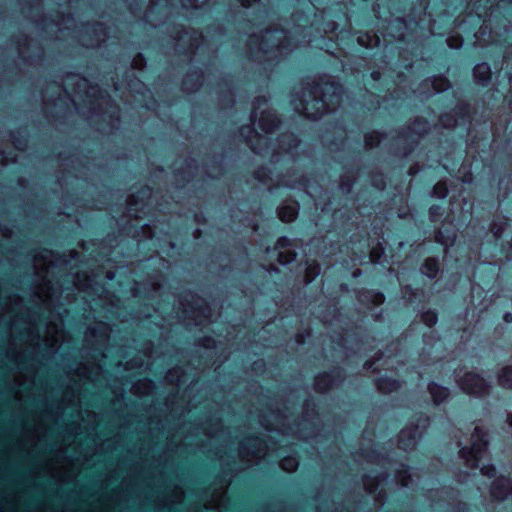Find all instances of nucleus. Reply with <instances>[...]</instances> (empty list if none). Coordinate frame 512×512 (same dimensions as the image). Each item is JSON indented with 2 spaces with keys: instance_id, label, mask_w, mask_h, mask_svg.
<instances>
[{
  "instance_id": "16",
  "label": "nucleus",
  "mask_w": 512,
  "mask_h": 512,
  "mask_svg": "<svg viewBox=\"0 0 512 512\" xmlns=\"http://www.w3.org/2000/svg\"><path fill=\"white\" fill-rule=\"evenodd\" d=\"M505 319H506V321L512 320V315L511 314H506L505 315Z\"/></svg>"
},
{
  "instance_id": "1",
  "label": "nucleus",
  "mask_w": 512,
  "mask_h": 512,
  "mask_svg": "<svg viewBox=\"0 0 512 512\" xmlns=\"http://www.w3.org/2000/svg\"><path fill=\"white\" fill-rule=\"evenodd\" d=\"M461 387L467 394L481 396L489 391L490 385L479 375L467 373L461 380Z\"/></svg>"
},
{
  "instance_id": "8",
  "label": "nucleus",
  "mask_w": 512,
  "mask_h": 512,
  "mask_svg": "<svg viewBox=\"0 0 512 512\" xmlns=\"http://www.w3.org/2000/svg\"><path fill=\"white\" fill-rule=\"evenodd\" d=\"M423 273L427 275L429 278H434L437 274L438 267L437 263L434 260H427L422 269Z\"/></svg>"
},
{
  "instance_id": "6",
  "label": "nucleus",
  "mask_w": 512,
  "mask_h": 512,
  "mask_svg": "<svg viewBox=\"0 0 512 512\" xmlns=\"http://www.w3.org/2000/svg\"><path fill=\"white\" fill-rule=\"evenodd\" d=\"M429 389L435 403L442 402L448 396L447 389L436 384L431 385Z\"/></svg>"
},
{
  "instance_id": "15",
  "label": "nucleus",
  "mask_w": 512,
  "mask_h": 512,
  "mask_svg": "<svg viewBox=\"0 0 512 512\" xmlns=\"http://www.w3.org/2000/svg\"><path fill=\"white\" fill-rule=\"evenodd\" d=\"M289 239L286 238V237H282L280 238L278 241H277V244H276V247L278 249H282V248H285L289 245Z\"/></svg>"
},
{
  "instance_id": "13",
  "label": "nucleus",
  "mask_w": 512,
  "mask_h": 512,
  "mask_svg": "<svg viewBox=\"0 0 512 512\" xmlns=\"http://www.w3.org/2000/svg\"><path fill=\"white\" fill-rule=\"evenodd\" d=\"M424 321L428 324V325H433L434 323H436L437 321V317L434 313H426L424 315Z\"/></svg>"
},
{
  "instance_id": "7",
  "label": "nucleus",
  "mask_w": 512,
  "mask_h": 512,
  "mask_svg": "<svg viewBox=\"0 0 512 512\" xmlns=\"http://www.w3.org/2000/svg\"><path fill=\"white\" fill-rule=\"evenodd\" d=\"M279 217L283 222H291L296 217V210L293 207H282L279 209Z\"/></svg>"
},
{
  "instance_id": "12",
  "label": "nucleus",
  "mask_w": 512,
  "mask_h": 512,
  "mask_svg": "<svg viewBox=\"0 0 512 512\" xmlns=\"http://www.w3.org/2000/svg\"><path fill=\"white\" fill-rule=\"evenodd\" d=\"M320 272V268L318 266L308 267L307 268V281L310 282L313 278L318 275Z\"/></svg>"
},
{
  "instance_id": "10",
  "label": "nucleus",
  "mask_w": 512,
  "mask_h": 512,
  "mask_svg": "<svg viewBox=\"0 0 512 512\" xmlns=\"http://www.w3.org/2000/svg\"><path fill=\"white\" fill-rule=\"evenodd\" d=\"M298 466V461L294 457H287L282 460L281 467L287 472H293Z\"/></svg>"
},
{
  "instance_id": "11",
  "label": "nucleus",
  "mask_w": 512,
  "mask_h": 512,
  "mask_svg": "<svg viewBox=\"0 0 512 512\" xmlns=\"http://www.w3.org/2000/svg\"><path fill=\"white\" fill-rule=\"evenodd\" d=\"M295 253L291 251H280L278 260L281 264H288L295 259Z\"/></svg>"
},
{
  "instance_id": "3",
  "label": "nucleus",
  "mask_w": 512,
  "mask_h": 512,
  "mask_svg": "<svg viewBox=\"0 0 512 512\" xmlns=\"http://www.w3.org/2000/svg\"><path fill=\"white\" fill-rule=\"evenodd\" d=\"M491 76L490 67L486 63H481L474 68V78L480 84H485Z\"/></svg>"
},
{
  "instance_id": "14",
  "label": "nucleus",
  "mask_w": 512,
  "mask_h": 512,
  "mask_svg": "<svg viewBox=\"0 0 512 512\" xmlns=\"http://www.w3.org/2000/svg\"><path fill=\"white\" fill-rule=\"evenodd\" d=\"M408 434V432L406 431H402L401 432V436H400V444L401 446L404 448V449H407L409 448L410 446H413L415 441H414V438H411L410 439V444H405L404 441H403V438Z\"/></svg>"
},
{
  "instance_id": "2",
  "label": "nucleus",
  "mask_w": 512,
  "mask_h": 512,
  "mask_svg": "<svg viewBox=\"0 0 512 512\" xmlns=\"http://www.w3.org/2000/svg\"><path fill=\"white\" fill-rule=\"evenodd\" d=\"M484 434L482 431L477 427L475 428V431L472 435V447H471V453L474 455V457H477L478 454H480L482 451L485 450L487 442L483 439Z\"/></svg>"
},
{
  "instance_id": "9",
  "label": "nucleus",
  "mask_w": 512,
  "mask_h": 512,
  "mask_svg": "<svg viewBox=\"0 0 512 512\" xmlns=\"http://www.w3.org/2000/svg\"><path fill=\"white\" fill-rule=\"evenodd\" d=\"M398 387L399 384L396 381L389 379H381L378 383V388L385 393L396 390Z\"/></svg>"
},
{
  "instance_id": "5",
  "label": "nucleus",
  "mask_w": 512,
  "mask_h": 512,
  "mask_svg": "<svg viewBox=\"0 0 512 512\" xmlns=\"http://www.w3.org/2000/svg\"><path fill=\"white\" fill-rule=\"evenodd\" d=\"M498 382L504 388H512V367H505L500 370Z\"/></svg>"
},
{
  "instance_id": "4",
  "label": "nucleus",
  "mask_w": 512,
  "mask_h": 512,
  "mask_svg": "<svg viewBox=\"0 0 512 512\" xmlns=\"http://www.w3.org/2000/svg\"><path fill=\"white\" fill-rule=\"evenodd\" d=\"M510 486V481L508 479H500L496 483H494L492 487V495L497 499H503L508 495V487Z\"/></svg>"
}]
</instances>
